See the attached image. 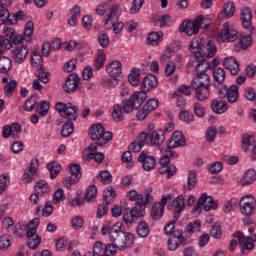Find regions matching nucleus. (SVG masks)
<instances>
[{"label":"nucleus","mask_w":256,"mask_h":256,"mask_svg":"<svg viewBox=\"0 0 256 256\" xmlns=\"http://www.w3.org/2000/svg\"><path fill=\"white\" fill-rule=\"evenodd\" d=\"M31 66L34 69H43V57L39 50H34L30 56Z\"/></svg>","instance_id":"40"},{"label":"nucleus","mask_w":256,"mask_h":256,"mask_svg":"<svg viewBox=\"0 0 256 256\" xmlns=\"http://www.w3.org/2000/svg\"><path fill=\"white\" fill-rule=\"evenodd\" d=\"M219 97H226L229 103H236L239 99V87L237 85H231L229 88L223 86L222 89L218 91Z\"/></svg>","instance_id":"13"},{"label":"nucleus","mask_w":256,"mask_h":256,"mask_svg":"<svg viewBox=\"0 0 256 256\" xmlns=\"http://www.w3.org/2000/svg\"><path fill=\"white\" fill-rule=\"evenodd\" d=\"M3 35L4 39H8V41H13L15 45H21V43H23V38L15 37V29L12 27L4 26Z\"/></svg>","instance_id":"35"},{"label":"nucleus","mask_w":256,"mask_h":256,"mask_svg":"<svg viewBox=\"0 0 256 256\" xmlns=\"http://www.w3.org/2000/svg\"><path fill=\"white\" fill-rule=\"evenodd\" d=\"M115 197H117V192H115L113 186H109L104 190L103 200L106 202V205H110V203L113 202V199H115Z\"/></svg>","instance_id":"48"},{"label":"nucleus","mask_w":256,"mask_h":256,"mask_svg":"<svg viewBox=\"0 0 256 256\" xmlns=\"http://www.w3.org/2000/svg\"><path fill=\"white\" fill-rule=\"evenodd\" d=\"M251 145H253V136L249 134H244L242 136V151L247 153L251 149Z\"/></svg>","instance_id":"51"},{"label":"nucleus","mask_w":256,"mask_h":256,"mask_svg":"<svg viewBox=\"0 0 256 256\" xmlns=\"http://www.w3.org/2000/svg\"><path fill=\"white\" fill-rule=\"evenodd\" d=\"M210 234L214 239H221V235H223V232L221 230V225L213 224L210 229Z\"/></svg>","instance_id":"62"},{"label":"nucleus","mask_w":256,"mask_h":256,"mask_svg":"<svg viewBox=\"0 0 256 256\" xmlns=\"http://www.w3.org/2000/svg\"><path fill=\"white\" fill-rule=\"evenodd\" d=\"M55 109L61 117L68 119V121H77V117H79V108L71 103L58 102Z\"/></svg>","instance_id":"6"},{"label":"nucleus","mask_w":256,"mask_h":256,"mask_svg":"<svg viewBox=\"0 0 256 256\" xmlns=\"http://www.w3.org/2000/svg\"><path fill=\"white\" fill-rule=\"evenodd\" d=\"M49 109H51V104L49 101H42L40 104L37 106V112L39 115L42 117H47V114L49 113Z\"/></svg>","instance_id":"54"},{"label":"nucleus","mask_w":256,"mask_h":256,"mask_svg":"<svg viewBox=\"0 0 256 256\" xmlns=\"http://www.w3.org/2000/svg\"><path fill=\"white\" fill-rule=\"evenodd\" d=\"M39 169V160L37 158H33L30 162V166L28 170H25L22 181L23 183H31L33 181V177L37 174V170Z\"/></svg>","instance_id":"21"},{"label":"nucleus","mask_w":256,"mask_h":256,"mask_svg":"<svg viewBox=\"0 0 256 256\" xmlns=\"http://www.w3.org/2000/svg\"><path fill=\"white\" fill-rule=\"evenodd\" d=\"M130 99L136 106V109H139V107H141L147 99V92H144V90L136 91L131 95Z\"/></svg>","instance_id":"37"},{"label":"nucleus","mask_w":256,"mask_h":256,"mask_svg":"<svg viewBox=\"0 0 256 256\" xmlns=\"http://www.w3.org/2000/svg\"><path fill=\"white\" fill-rule=\"evenodd\" d=\"M191 95V88L185 84L181 85L178 90L172 93V99H177L179 95Z\"/></svg>","instance_id":"56"},{"label":"nucleus","mask_w":256,"mask_h":256,"mask_svg":"<svg viewBox=\"0 0 256 256\" xmlns=\"http://www.w3.org/2000/svg\"><path fill=\"white\" fill-rule=\"evenodd\" d=\"M70 177H77L78 180L81 179V166L79 164H72L69 167Z\"/></svg>","instance_id":"61"},{"label":"nucleus","mask_w":256,"mask_h":256,"mask_svg":"<svg viewBox=\"0 0 256 256\" xmlns=\"http://www.w3.org/2000/svg\"><path fill=\"white\" fill-rule=\"evenodd\" d=\"M89 137L90 139H92V141H99L100 143L105 145V143H109V141L113 139V133L109 131L105 132V128L103 127V125L97 123L93 124L89 128Z\"/></svg>","instance_id":"5"},{"label":"nucleus","mask_w":256,"mask_h":256,"mask_svg":"<svg viewBox=\"0 0 256 256\" xmlns=\"http://www.w3.org/2000/svg\"><path fill=\"white\" fill-rule=\"evenodd\" d=\"M256 181V171L255 169H249L244 173L243 178L240 181V184L245 187V185H253Z\"/></svg>","instance_id":"42"},{"label":"nucleus","mask_w":256,"mask_h":256,"mask_svg":"<svg viewBox=\"0 0 256 256\" xmlns=\"http://www.w3.org/2000/svg\"><path fill=\"white\" fill-rule=\"evenodd\" d=\"M199 203L204 207V211H211V209H217L218 205L211 195L202 193L198 199Z\"/></svg>","instance_id":"25"},{"label":"nucleus","mask_w":256,"mask_h":256,"mask_svg":"<svg viewBox=\"0 0 256 256\" xmlns=\"http://www.w3.org/2000/svg\"><path fill=\"white\" fill-rule=\"evenodd\" d=\"M39 218L32 219L26 226V237L28 239V247L35 251L39 245H41V236L37 234L39 229Z\"/></svg>","instance_id":"3"},{"label":"nucleus","mask_w":256,"mask_h":256,"mask_svg":"<svg viewBox=\"0 0 256 256\" xmlns=\"http://www.w3.org/2000/svg\"><path fill=\"white\" fill-rule=\"evenodd\" d=\"M70 225L72 227V229H83V225H85V219H83V217L81 216H74L71 220H70Z\"/></svg>","instance_id":"55"},{"label":"nucleus","mask_w":256,"mask_h":256,"mask_svg":"<svg viewBox=\"0 0 256 256\" xmlns=\"http://www.w3.org/2000/svg\"><path fill=\"white\" fill-rule=\"evenodd\" d=\"M151 145H156L157 147L163 145L165 141V136H163L162 130H155L150 135H148Z\"/></svg>","instance_id":"38"},{"label":"nucleus","mask_w":256,"mask_h":256,"mask_svg":"<svg viewBox=\"0 0 256 256\" xmlns=\"http://www.w3.org/2000/svg\"><path fill=\"white\" fill-rule=\"evenodd\" d=\"M84 161H91L94 159L97 163H101L105 159V154L103 152H97V145L91 144L82 153Z\"/></svg>","instance_id":"15"},{"label":"nucleus","mask_w":256,"mask_h":256,"mask_svg":"<svg viewBox=\"0 0 256 256\" xmlns=\"http://www.w3.org/2000/svg\"><path fill=\"white\" fill-rule=\"evenodd\" d=\"M197 186V172L190 170L187 177V184L185 186V189L187 191H193L195 187Z\"/></svg>","instance_id":"46"},{"label":"nucleus","mask_w":256,"mask_h":256,"mask_svg":"<svg viewBox=\"0 0 256 256\" xmlns=\"http://www.w3.org/2000/svg\"><path fill=\"white\" fill-rule=\"evenodd\" d=\"M172 205L174 207V218L179 219L181 212L185 211V196L183 194L178 195L173 199Z\"/></svg>","instance_id":"31"},{"label":"nucleus","mask_w":256,"mask_h":256,"mask_svg":"<svg viewBox=\"0 0 256 256\" xmlns=\"http://www.w3.org/2000/svg\"><path fill=\"white\" fill-rule=\"evenodd\" d=\"M240 212L246 217H251L255 213L256 201L253 195H245L240 201Z\"/></svg>","instance_id":"9"},{"label":"nucleus","mask_w":256,"mask_h":256,"mask_svg":"<svg viewBox=\"0 0 256 256\" xmlns=\"http://www.w3.org/2000/svg\"><path fill=\"white\" fill-rule=\"evenodd\" d=\"M74 130L75 126H73V122L69 121L68 123L63 125L61 135L62 137H69Z\"/></svg>","instance_id":"60"},{"label":"nucleus","mask_w":256,"mask_h":256,"mask_svg":"<svg viewBox=\"0 0 256 256\" xmlns=\"http://www.w3.org/2000/svg\"><path fill=\"white\" fill-rule=\"evenodd\" d=\"M129 201H134L135 205H150L153 203V196L149 192L145 194V197H143V194L137 192V190L132 189L129 190L126 194Z\"/></svg>","instance_id":"11"},{"label":"nucleus","mask_w":256,"mask_h":256,"mask_svg":"<svg viewBox=\"0 0 256 256\" xmlns=\"http://www.w3.org/2000/svg\"><path fill=\"white\" fill-rule=\"evenodd\" d=\"M189 67H194L196 71V75L207 73V69H209V62L207 59H196L189 63Z\"/></svg>","instance_id":"32"},{"label":"nucleus","mask_w":256,"mask_h":256,"mask_svg":"<svg viewBox=\"0 0 256 256\" xmlns=\"http://www.w3.org/2000/svg\"><path fill=\"white\" fill-rule=\"evenodd\" d=\"M79 83H81V78L76 74H70L63 84V89L66 93H75L79 89Z\"/></svg>","instance_id":"20"},{"label":"nucleus","mask_w":256,"mask_h":256,"mask_svg":"<svg viewBox=\"0 0 256 256\" xmlns=\"http://www.w3.org/2000/svg\"><path fill=\"white\" fill-rule=\"evenodd\" d=\"M171 162V158H169L168 155H163L160 160H159V164L161 165V167L159 168V173L161 175H165V173L168 174V177H173V175L175 173H177V167H175V165L170 164Z\"/></svg>","instance_id":"16"},{"label":"nucleus","mask_w":256,"mask_h":256,"mask_svg":"<svg viewBox=\"0 0 256 256\" xmlns=\"http://www.w3.org/2000/svg\"><path fill=\"white\" fill-rule=\"evenodd\" d=\"M113 19L114 18H109V19L103 20L104 29H106L107 31L113 29V33L115 35H119L123 31L125 24L121 21L114 23Z\"/></svg>","instance_id":"29"},{"label":"nucleus","mask_w":256,"mask_h":256,"mask_svg":"<svg viewBox=\"0 0 256 256\" xmlns=\"http://www.w3.org/2000/svg\"><path fill=\"white\" fill-rule=\"evenodd\" d=\"M185 145H187V142L181 131L173 132L171 138L166 143L168 149H177L178 147H185Z\"/></svg>","instance_id":"18"},{"label":"nucleus","mask_w":256,"mask_h":256,"mask_svg":"<svg viewBox=\"0 0 256 256\" xmlns=\"http://www.w3.org/2000/svg\"><path fill=\"white\" fill-rule=\"evenodd\" d=\"M96 12L101 17H106L104 19H116L118 20L123 13L121 6L119 4H111L109 2H103L99 4L96 8Z\"/></svg>","instance_id":"4"},{"label":"nucleus","mask_w":256,"mask_h":256,"mask_svg":"<svg viewBox=\"0 0 256 256\" xmlns=\"http://www.w3.org/2000/svg\"><path fill=\"white\" fill-rule=\"evenodd\" d=\"M220 15H223L225 19H231L233 15H235V3L233 2H226L223 6Z\"/></svg>","instance_id":"44"},{"label":"nucleus","mask_w":256,"mask_h":256,"mask_svg":"<svg viewBox=\"0 0 256 256\" xmlns=\"http://www.w3.org/2000/svg\"><path fill=\"white\" fill-rule=\"evenodd\" d=\"M157 85H159V82L157 81V76L148 75L143 79L140 87L144 93H147L149 91H152V89H155Z\"/></svg>","instance_id":"27"},{"label":"nucleus","mask_w":256,"mask_h":256,"mask_svg":"<svg viewBox=\"0 0 256 256\" xmlns=\"http://www.w3.org/2000/svg\"><path fill=\"white\" fill-rule=\"evenodd\" d=\"M233 237L234 239L230 242V251H234L238 243L242 253L255 249L256 234H253L251 237H245L243 233L236 232L233 234Z\"/></svg>","instance_id":"2"},{"label":"nucleus","mask_w":256,"mask_h":256,"mask_svg":"<svg viewBox=\"0 0 256 256\" xmlns=\"http://www.w3.org/2000/svg\"><path fill=\"white\" fill-rule=\"evenodd\" d=\"M220 38L223 43H233L237 40V30L231 28L229 22H225L220 32Z\"/></svg>","instance_id":"17"},{"label":"nucleus","mask_w":256,"mask_h":256,"mask_svg":"<svg viewBox=\"0 0 256 256\" xmlns=\"http://www.w3.org/2000/svg\"><path fill=\"white\" fill-rule=\"evenodd\" d=\"M123 227V223L117 222L112 227H110L109 230V239L113 243L114 247H117V241L121 239V235L123 232H121V228Z\"/></svg>","instance_id":"30"},{"label":"nucleus","mask_w":256,"mask_h":256,"mask_svg":"<svg viewBox=\"0 0 256 256\" xmlns=\"http://www.w3.org/2000/svg\"><path fill=\"white\" fill-rule=\"evenodd\" d=\"M211 107L212 111L214 113H217L218 115H223V113H227V109H229V106L226 104V102L217 99L212 101Z\"/></svg>","instance_id":"39"},{"label":"nucleus","mask_w":256,"mask_h":256,"mask_svg":"<svg viewBox=\"0 0 256 256\" xmlns=\"http://www.w3.org/2000/svg\"><path fill=\"white\" fill-rule=\"evenodd\" d=\"M135 243V235L129 232H122L119 240L116 242V249L120 251H125V249H129L131 245Z\"/></svg>","instance_id":"19"},{"label":"nucleus","mask_w":256,"mask_h":256,"mask_svg":"<svg viewBox=\"0 0 256 256\" xmlns=\"http://www.w3.org/2000/svg\"><path fill=\"white\" fill-rule=\"evenodd\" d=\"M180 121H183L184 123H193L195 116H193L192 113L189 111H181L179 114Z\"/></svg>","instance_id":"63"},{"label":"nucleus","mask_w":256,"mask_h":256,"mask_svg":"<svg viewBox=\"0 0 256 256\" xmlns=\"http://www.w3.org/2000/svg\"><path fill=\"white\" fill-rule=\"evenodd\" d=\"M141 75V69L133 68L128 76V81L132 87H137L141 83L139 77Z\"/></svg>","instance_id":"43"},{"label":"nucleus","mask_w":256,"mask_h":256,"mask_svg":"<svg viewBox=\"0 0 256 256\" xmlns=\"http://www.w3.org/2000/svg\"><path fill=\"white\" fill-rule=\"evenodd\" d=\"M213 77L214 81L217 83H223L225 81L226 73L225 69L219 67V68H214L213 69Z\"/></svg>","instance_id":"52"},{"label":"nucleus","mask_w":256,"mask_h":256,"mask_svg":"<svg viewBox=\"0 0 256 256\" xmlns=\"http://www.w3.org/2000/svg\"><path fill=\"white\" fill-rule=\"evenodd\" d=\"M191 86H211V78L209 77V74H196L194 79H192Z\"/></svg>","instance_id":"34"},{"label":"nucleus","mask_w":256,"mask_h":256,"mask_svg":"<svg viewBox=\"0 0 256 256\" xmlns=\"http://www.w3.org/2000/svg\"><path fill=\"white\" fill-rule=\"evenodd\" d=\"M95 199H97V187L92 185L87 188L84 200L91 203Z\"/></svg>","instance_id":"53"},{"label":"nucleus","mask_w":256,"mask_h":256,"mask_svg":"<svg viewBox=\"0 0 256 256\" xmlns=\"http://www.w3.org/2000/svg\"><path fill=\"white\" fill-rule=\"evenodd\" d=\"M173 194H168L166 196H162L161 202H155L151 209V217L154 221H159L161 217H163V213L165 211V205H167V201H172Z\"/></svg>","instance_id":"8"},{"label":"nucleus","mask_w":256,"mask_h":256,"mask_svg":"<svg viewBox=\"0 0 256 256\" xmlns=\"http://www.w3.org/2000/svg\"><path fill=\"white\" fill-rule=\"evenodd\" d=\"M149 207V205L145 204H135L134 207L130 210L135 219H143L145 217V208Z\"/></svg>","instance_id":"45"},{"label":"nucleus","mask_w":256,"mask_h":256,"mask_svg":"<svg viewBox=\"0 0 256 256\" xmlns=\"http://www.w3.org/2000/svg\"><path fill=\"white\" fill-rule=\"evenodd\" d=\"M223 67L230 71L231 75H239V62L233 56L226 57L223 60Z\"/></svg>","instance_id":"28"},{"label":"nucleus","mask_w":256,"mask_h":256,"mask_svg":"<svg viewBox=\"0 0 256 256\" xmlns=\"http://www.w3.org/2000/svg\"><path fill=\"white\" fill-rule=\"evenodd\" d=\"M106 73L113 78V80H111L112 83L110 84V87H117V85H119L117 77H121V73H123V64L118 60L109 62L106 65Z\"/></svg>","instance_id":"7"},{"label":"nucleus","mask_w":256,"mask_h":256,"mask_svg":"<svg viewBox=\"0 0 256 256\" xmlns=\"http://www.w3.org/2000/svg\"><path fill=\"white\" fill-rule=\"evenodd\" d=\"M111 115L115 123H121V121L125 119L123 116V108L119 104H114Z\"/></svg>","instance_id":"47"},{"label":"nucleus","mask_w":256,"mask_h":256,"mask_svg":"<svg viewBox=\"0 0 256 256\" xmlns=\"http://www.w3.org/2000/svg\"><path fill=\"white\" fill-rule=\"evenodd\" d=\"M139 163H142V167L144 171H153L155 169V157L145 153L141 152L138 157Z\"/></svg>","instance_id":"23"},{"label":"nucleus","mask_w":256,"mask_h":256,"mask_svg":"<svg viewBox=\"0 0 256 256\" xmlns=\"http://www.w3.org/2000/svg\"><path fill=\"white\" fill-rule=\"evenodd\" d=\"M189 51L195 59H213L217 55V44L209 38L198 36L189 43Z\"/></svg>","instance_id":"1"},{"label":"nucleus","mask_w":256,"mask_h":256,"mask_svg":"<svg viewBox=\"0 0 256 256\" xmlns=\"http://www.w3.org/2000/svg\"><path fill=\"white\" fill-rule=\"evenodd\" d=\"M137 234L142 237H149V225L145 221H140L136 228Z\"/></svg>","instance_id":"50"},{"label":"nucleus","mask_w":256,"mask_h":256,"mask_svg":"<svg viewBox=\"0 0 256 256\" xmlns=\"http://www.w3.org/2000/svg\"><path fill=\"white\" fill-rule=\"evenodd\" d=\"M163 41V32H151L147 36V43L152 47H157Z\"/></svg>","instance_id":"41"},{"label":"nucleus","mask_w":256,"mask_h":256,"mask_svg":"<svg viewBox=\"0 0 256 256\" xmlns=\"http://www.w3.org/2000/svg\"><path fill=\"white\" fill-rule=\"evenodd\" d=\"M201 21V18H195L194 21L185 20L180 26V33H185L188 37H193L199 33V26L197 23Z\"/></svg>","instance_id":"14"},{"label":"nucleus","mask_w":256,"mask_h":256,"mask_svg":"<svg viewBox=\"0 0 256 256\" xmlns=\"http://www.w3.org/2000/svg\"><path fill=\"white\" fill-rule=\"evenodd\" d=\"M47 169L50 173V178L55 179L61 173V164L58 162H50L47 164Z\"/></svg>","instance_id":"49"},{"label":"nucleus","mask_w":256,"mask_h":256,"mask_svg":"<svg viewBox=\"0 0 256 256\" xmlns=\"http://www.w3.org/2000/svg\"><path fill=\"white\" fill-rule=\"evenodd\" d=\"M253 39L251 38V35L248 36H241L239 39L238 45L240 49H247L248 47H251Z\"/></svg>","instance_id":"58"},{"label":"nucleus","mask_w":256,"mask_h":256,"mask_svg":"<svg viewBox=\"0 0 256 256\" xmlns=\"http://www.w3.org/2000/svg\"><path fill=\"white\" fill-rule=\"evenodd\" d=\"M22 128L17 123H12L10 126L6 125L3 128L2 135L4 139H9V137H13V139H19V135L21 134Z\"/></svg>","instance_id":"22"},{"label":"nucleus","mask_w":256,"mask_h":256,"mask_svg":"<svg viewBox=\"0 0 256 256\" xmlns=\"http://www.w3.org/2000/svg\"><path fill=\"white\" fill-rule=\"evenodd\" d=\"M253 17V12L251 8L244 7L241 10V20L244 29H251V19Z\"/></svg>","instance_id":"36"},{"label":"nucleus","mask_w":256,"mask_h":256,"mask_svg":"<svg viewBox=\"0 0 256 256\" xmlns=\"http://www.w3.org/2000/svg\"><path fill=\"white\" fill-rule=\"evenodd\" d=\"M183 243V230H177L173 236H170L168 239V249L169 251H177L179 245Z\"/></svg>","instance_id":"24"},{"label":"nucleus","mask_w":256,"mask_h":256,"mask_svg":"<svg viewBox=\"0 0 256 256\" xmlns=\"http://www.w3.org/2000/svg\"><path fill=\"white\" fill-rule=\"evenodd\" d=\"M17 46L14 47L11 51V58L14 63L21 65L25 63L27 57H29V47L23 44H16Z\"/></svg>","instance_id":"10"},{"label":"nucleus","mask_w":256,"mask_h":256,"mask_svg":"<svg viewBox=\"0 0 256 256\" xmlns=\"http://www.w3.org/2000/svg\"><path fill=\"white\" fill-rule=\"evenodd\" d=\"M34 191L37 195L43 197V195L51 193V185L45 180H38L34 185Z\"/></svg>","instance_id":"33"},{"label":"nucleus","mask_w":256,"mask_h":256,"mask_svg":"<svg viewBox=\"0 0 256 256\" xmlns=\"http://www.w3.org/2000/svg\"><path fill=\"white\" fill-rule=\"evenodd\" d=\"M158 22L160 23V27L163 28L169 27L173 23V20L169 14H163L158 17Z\"/></svg>","instance_id":"59"},{"label":"nucleus","mask_w":256,"mask_h":256,"mask_svg":"<svg viewBox=\"0 0 256 256\" xmlns=\"http://www.w3.org/2000/svg\"><path fill=\"white\" fill-rule=\"evenodd\" d=\"M117 253V249L113 244L105 245L101 241H97L93 245V256H113Z\"/></svg>","instance_id":"12"},{"label":"nucleus","mask_w":256,"mask_h":256,"mask_svg":"<svg viewBox=\"0 0 256 256\" xmlns=\"http://www.w3.org/2000/svg\"><path fill=\"white\" fill-rule=\"evenodd\" d=\"M145 109H147L150 113L151 111H155L157 107H159V99L151 98L149 99L146 104L144 105Z\"/></svg>","instance_id":"64"},{"label":"nucleus","mask_w":256,"mask_h":256,"mask_svg":"<svg viewBox=\"0 0 256 256\" xmlns=\"http://www.w3.org/2000/svg\"><path fill=\"white\" fill-rule=\"evenodd\" d=\"M105 61H107V55H105L103 52L98 53L94 63L95 69H102V67L105 65Z\"/></svg>","instance_id":"57"},{"label":"nucleus","mask_w":256,"mask_h":256,"mask_svg":"<svg viewBox=\"0 0 256 256\" xmlns=\"http://www.w3.org/2000/svg\"><path fill=\"white\" fill-rule=\"evenodd\" d=\"M195 91L197 101H206L211 97V86H191Z\"/></svg>","instance_id":"26"}]
</instances>
